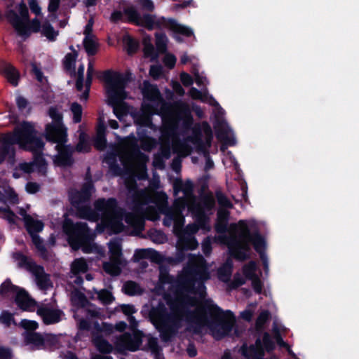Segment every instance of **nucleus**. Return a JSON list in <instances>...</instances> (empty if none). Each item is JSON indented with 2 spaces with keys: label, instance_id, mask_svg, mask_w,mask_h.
I'll return each mask as SVG.
<instances>
[{
  "label": "nucleus",
  "instance_id": "obj_9",
  "mask_svg": "<svg viewBox=\"0 0 359 359\" xmlns=\"http://www.w3.org/2000/svg\"><path fill=\"white\" fill-rule=\"evenodd\" d=\"M25 228L32 238V241L37 252L41 257H45V247L43 240L39 236V233L43 231V223L41 221L34 219L32 217H27Z\"/></svg>",
  "mask_w": 359,
  "mask_h": 359
},
{
  "label": "nucleus",
  "instance_id": "obj_39",
  "mask_svg": "<svg viewBox=\"0 0 359 359\" xmlns=\"http://www.w3.org/2000/svg\"><path fill=\"white\" fill-rule=\"evenodd\" d=\"M70 109L73 114V121L75 123H79L82 119V107L78 102H73L71 105Z\"/></svg>",
  "mask_w": 359,
  "mask_h": 359
},
{
  "label": "nucleus",
  "instance_id": "obj_45",
  "mask_svg": "<svg viewBox=\"0 0 359 359\" xmlns=\"http://www.w3.org/2000/svg\"><path fill=\"white\" fill-rule=\"evenodd\" d=\"M203 132V130L202 123H197L192 129V135L189 138V141L192 143L194 142L202 140Z\"/></svg>",
  "mask_w": 359,
  "mask_h": 359
},
{
  "label": "nucleus",
  "instance_id": "obj_28",
  "mask_svg": "<svg viewBox=\"0 0 359 359\" xmlns=\"http://www.w3.org/2000/svg\"><path fill=\"white\" fill-rule=\"evenodd\" d=\"M3 72L8 81L14 86L18 83L19 73L17 69L10 64H6Z\"/></svg>",
  "mask_w": 359,
  "mask_h": 359
},
{
  "label": "nucleus",
  "instance_id": "obj_64",
  "mask_svg": "<svg viewBox=\"0 0 359 359\" xmlns=\"http://www.w3.org/2000/svg\"><path fill=\"white\" fill-rule=\"evenodd\" d=\"M180 81L182 82V83L185 86V87H189L190 86H191L194 83V80H193V78L191 77V76L190 74H189L187 72H182L180 74Z\"/></svg>",
  "mask_w": 359,
  "mask_h": 359
},
{
  "label": "nucleus",
  "instance_id": "obj_32",
  "mask_svg": "<svg viewBox=\"0 0 359 359\" xmlns=\"http://www.w3.org/2000/svg\"><path fill=\"white\" fill-rule=\"evenodd\" d=\"M156 46L159 53H163L167 50L168 38L165 33H155Z\"/></svg>",
  "mask_w": 359,
  "mask_h": 359
},
{
  "label": "nucleus",
  "instance_id": "obj_2",
  "mask_svg": "<svg viewBox=\"0 0 359 359\" xmlns=\"http://www.w3.org/2000/svg\"><path fill=\"white\" fill-rule=\"evenodd\" d=\"M95 190L94 184L88 182L83 183L80 190L69 192V202L79 218L97 222L100 219V212L108 217L118 212L119 208L115 198H98L94 203L95 209H93L89 205V201Z\"/></svg>",
  "mask_w": 359,
  "mask_h": 359
},
{
  "label": "nucleus",
  "instance_id": "obj_50",
  "mask_svg": "<svg viewBox=\"0 0 359 359\" xmlns=\"http://www.w3.org/2000/svg\"><path fill=\"white\" fill-rule=\"evenodd\" d=\"M0 323L8 327L11 323L15 324L13 314L7 311H2L0 315Z\"/></svg>",
  "mask_w": 359,
  "mask_h": 359
},
{
  "label": "nucleus",
  "instance_id": "obj_16",
  "mask_svg": "<svg viewBox=\"0 0 359 359\" xmlns=\"http://www.w3.org/2000/svg\"><path fill=\"white\" fill-rule=\"evenodd\" d=\"M168 28L175 33L182 34L187 37H190L194 34L191 29L186 26L180 25L175 19L159 17L156 23V29Z\"/></svg>",
  "mask_w": 359,
  "mask_h": 359
},
{
  "label": "nucleus",
  "instance_id": "obj_37",
  "mask_svg": "<svg viewBox=\"0 0 359 359\" xmlns=\"http://www.w3.org/2000/svg\"><path fill=\"white\" fill-rule=\"evenodd\" d=\"M203 130L205 134V145L210 149L213 140V133L210 124L207 121L202 122Z\"/></svg>",
  "mask_w": 359,
  "mask_h": 359
},
{
  "label": "nucleus",
  "instance_id": "obj_33",
  "mask_svg": "<svg viewBox=\"0 0 359 359\" xmlns=\"http://www.w3.org/2000/svg\"><path fill=\"white\" fill-rule=\"evenodd\" d=\"M270 317L271 313L268 310H264L259 314L255 321V328L258 332L262 331Z\"/></svg>",
  "mask_w": 359,
  "mask_h": 359
},
{
  "label": "nucleus",
  "instance_id": "obj_3",
  "mask_svg": "<svg viewBox=\"0 0 359 359\" xmlns=\"http://www.w3.org/2000/svg\"><path fill=\"white\" fill-rule=\"evenodd\" d=\"M4 135L6 141L10 142L13 146L17 144L20 148L32 152L35 162L41 164L43 143L32 123L24 121L18 125L13 133Z\"/></svg>",
  "mask_w": 359,
  "mask_h": 359
},
{
  "label": "nucleus",
  "instance_id": "obj_42",
  "mask_svg": "<svg viewBox=\"0 0 359 359\" xmlns=\"http://www.w3.org/2000/svg\"><path fill=\"white\" fill-rule=\"evenodd\" d=\"M263 346H264V351L266 350L267 352H271L273 351L275 348L276 345L274 341H273L271 335L268 332H264L263 334Z\"/></svg>",
  "mask_w": 359,
  "mask_h": 359
},
{
  "label": "nucleus",
  "instance_id": "obj_29",
  "mask_svg": "<svg viewBox=\"0 0 359 359\" xmlns=\"http://www.w3.org/2000/svg\"><path fill=\"white\" fill-rule=\"evenodd\" d=\"M83 44L88 56H94L96 55L99 44L93 39V36H85Z\"/></svg>",
  "mask_w": 359,
  "mask_h": 359
},
{
  "label": "nucleus",
  "instance_id": "obj_43",
  "mask_svg": "<svg viewBox=\"0 0 359 359\" xmlns=\"http://www.w3.org/2000/svg\"><path fill=\"white\" fill-rule=\"evenodd\" d=\"M4 193L3 194L5 196V201L8 200L9 203L12 204H16L18 203V194L15 192L13 188L8 187L4 189Z\"/></svg>",
  "mask_w": 359,
  "mask_h": 359
},
{
  "label": "nucleus",
  "instance_id": "obj_15",
  "mask_svg": "<svg viewBox=\"0 0 359 359\" xmlns=\"http://www.w3.org/2000/svg\"><path fill=\"white\" fill-rule=\"evenodd\" d=\"M198 246L196 237L190 233H184L178 238L177 243V258L181 262L184 259V251L194 250Z\"/></svg>",
  "mask_w": 359,
  "mask_h": 359
},
{
  "label": "nucleus",
  "instance_id": "obj_23",
  "mask_svg": "<svg viewBox=\"0 0 359 359\" xmlns=\"http://www.w3.org/2000/svg\"><path fill=\"white\" fill-rule=\"evenodd\" d=\"M6 139L5 135H3L0 138V164L6 157L13 158L15 155L14 147Z\"/></svg>",
  "mask_w": 359,
  "mask_h": 359
},
{
  "label": "nucleus",
  "instance_id": "obj_54",
  "mask_svg": "<svg viewBox=\"0 0 359 359\" xmlns=\"http://www.w3.org/2000/svg\"><path fill=\"white\" fill-rule=\"evenodd\" d=\"M192 144L196 147V150L198 152H201L203 154L204 156H209V154H210L209 149L205 145V143L203 139L200 140L199 141L198 140V141L194 142H192Z\"/></svg>",
  "mask_w": 359,
  "mask_h": 359
},
{
  "label": "nucleus",
  "instance_id": "obj_20",
  "mask_svg": "<svg viewBox=\"0 0 359 359\" xmlns=\"http://www.w3.org/2000/svg\"><path fill=\"white\" fill-rule=\"evenodd\" d=\"M142 93L144 99L147 101L156 102L161 99V95L157 86L150 83L148 81H144Z\"/></svg>",
  "mask_w": 359,
  "mask_h": 359
},
{
  "label": "nucleus",
  "instance_id": "obj_26",
  "mask_svg": "<svg viewBox=\"0 0 359 359\" xmlns=\"http://www.w3.org/2000/svg\"><path fill=\"white\" fill-rule=\"evenodd\" d=\"M69 48L72 50V53H68L64 58L63 66L64 69L67 72H71V74L75 75V64L78 57V52L74 48L73 46H71Z\"/></svg>",
  "mask_w": 359,
  "mask_h": 359
},
{
  "label": "nucleus",
  "instance_id": "obj_34",
  "mask_svg": "<svg viewBox=\"0 0 359 359\" xmlns=\"http://www.w3.org/2000/svg\"><path fill=\"white\" fill-rule=\"evenodd\" d=\"M20 290L18 287L13 285L11 281L6 280L0 286V294L2 297H8L11 294H17Z\"/></svg>",
  "mask_w": 359,
  "mask_h": 359
},
{
  "label": "nucleus",
  "instance_id": "obj_51",
  "mask_svg": "<svg viewBox=\"0 0 359 359\" xmlns=\"http://www.w3.org/2000/svg\"><path fill=\"white\" fill-rule=\"evenodd\" d=\"M32 66V73L34 76L35 79L40 83H42L43 79V72L41 70V67L39 65H38L35 61L32 62L31 64Z\"/></svg>",
  "mask_w": 359,
  "mask_h": 359
},
{
  "label": "nucleus",
  "instance_id": "obj_53",
  "mask_svg": "<svg viewBox=\"0 0 359 359\" xmlns=\"http://www.w3.org/2000/svg\"><path fill=\"white\" fill-rule=\"evenodd\" d=\"M58 34V31H55L49 21L46 20V39L50 41H55Z\"/></svg>",
  "mask_w": 359,
  "mask_h": 359
},
{
  "label": "nucleus",
  "instance_id": "obj_38",
  "mask_svg": "<svg viewBox=\"0 0 359 359\" xmlns=\"http://www.w3.org/2000/svg\"><path fill=\"white\" fill-rule=\"evenodd\" d=\"M96 293H97L98 299L104 305L110 304L114 300L112 293L106 289L96 291Z\"/></svg>",
  "mask_w": 359,
  "mask_h": 359
},
{
  "label": "nucleus",
  "instance_id": "obj_59",
  "mask_svg": "<svg viewBox=\"0 0 359 359\" xmlns=\"http://www.w3.org/2000/svg\"><path fill=\"white\" fill-rule=\"evenodd\" d=\"M182 192H183L186 196H189L193 194L194 184L190 180H187L185 182L182 181Z\"/></svg>",
  "mask_w": 359,
  "mask_h": 359
},
{
  "label": "nucleus",
  "instance_id": "obj_4",
  "mask_svg": "<svg viewBox=\"0 0 359 359\" xmlns=\"http://www.w3.org/2000/svg\"><path fill=\"white\" fill-rule=\"evenodd\" d=\"M62 231L67 236L69 245L74 250L83 248V252H88L86 247L89 245L93 240V236L87 223L76 222L65 217L62 223Z\"/></svg>",
  "mask_w": 359,
  "mask_h": 359
},
{
  "label": "nucleus",
  "instance_id": "obj_46",
  "mask_svg": "<svg viewBox=\"0 0 359 359\" xmlns=\"http://www.w3.org/2000/svg\"><path fill=\"white\" fill-rule=\"evenodd\" d=\"M104 271L113 276H118L121 273V269L116 264L105 262L103 264Z\"/></svg>",
  "mask_w": 359,
  "mask_h": 359
},
{
  "label": "nucleus",
  "instance_id": "obj_49",
  "mask_svg": "<svg viewBox=\"0 0 359 359\" xmlns=\"http://www.w3.org/2000/svg\"><path fill=\"white\" fill-rule=\"evenodd\" d=\"M159 187H160L159 180L158 179H153L149 181L147 190H149V192L154 191L155 197L162 196L164 198H166V195L165 193L156 191L159 188Z\"/></svg>",
  "mask_w": 359,
  "mask_h": 359
},
{
  "label": "nucleus",
  "instance_id": "obj_18",
  "mask_svg": "<svg viewBox=\"0 0 359 359\" xmlns=\"http://www.w3.org/2000/svg\"><path fill=\"white\" fill-rule=\"evenodd\" d=\"M57 154L55 156L54 162L59 166H72L74 160L72 157L73 149L70 144H62L55 146Z\"/></svg>",
  "mask_w": 359,
  "mask_h": 359
},
{
  "label": "nucleus",
  "instance_id": "obj_27",
  "mask_svg": "<svg viewBox=\"0 0 359 359\" xmlns=\"http://www.w3.org/2000/svg\"><path fill=\"white\" fill-rule=\"evenodd\" d=\"M93 343L96 346L97 351L101 353L108 354L113 350L111 344L102 335L93 336Z\"/></svg>",
  "mask_w": 359,
  "mask_h": 359
},
{
  "label": "nucleus",
  "instance_id": "obj_40",
  "mask_svg": "<svg viewBox=\"0 0 359 359\" xmlns=\"http://www.w3.org/2000/svg\"><path fill=\"white\" fill-rule=\"evenodd\" d=\"M233 267V264L232 260L230 258H228L218 270L219 275L229 278L231 275Z\"/></svg>",
  "mask_w": 359,
  "mask_h": 359
},
{
  "label": "nucleus",
  "instance_id": "obj_52",
  "mask_svg": "<svg viewBox=\"0 0 359 359\" xmlns=\"http://www.w3.org/2000/svg\"><path fill=\"white\" fill-rule=\"evenodd\" d=\"M19 326L24 328L25 332H34L38 327V324L36 321L24 319L20 323Z\"/></svg>",
  "mask_w": 359,
  "mask_h": 359
},
{
  "label": "nucleus",
  "instance_id": "obj_21",
  "mask_svg": "<svg viewBox=\"0 0 359 359\" xmlns=\"http://www.w3.org/2000/svg\"><path fill=\"white\" fill-rule=\"evenodd\" d=\"M229 212L225 209H219L217 213L215 231L219 233H224L228 230Z\"/></svg>",
  "mask_w": 359,
  "mask_h": 359
},
{
  "label": "nucleus",
  "instance_id": "obj_22",
  "mask_svg": "<svg viewBox=\"0 0 359 359\" xmlns=\"http://www.w3.org/2000/svg\"><path fill=\"white\" fill-rule=\"evenodd\" d=\"M240 352L247 359H264V351L254 345L248 346L246 344H244L241 346Z\"/></svg>",
  "mask_w": 359,
  "mask_h": 359
},
{
  "label": "nucleus",
  "instance_id": "obj_11",
  "mask_svg": "<svg viewBox=\"0 0 359 359\" xmlns=\"http://www.w3.org/2000/svg\"><path fill=\"white\" fill-rule=\"evenodd\" d=\"M126 187L129 191H134L133 201L136 208L155 201L149 190L137 189V185L135 180L127 181Z\"/></svg>",
  "mask_w": 359,
  "mask_h": 359
},
{
  "label": "nucleus",
  "instance_id": "obj_62",
  "mask_svg": "<svg viewBox=\"0 0 359 359\" xmlns=\"http://www.w3.org/2000/svg\"><path fill=\"white\" fill-rule=\"evenodd\" d=\"M149 252L150 248L137 250L134 254V259L135 261H139L140 259H149Z\"/></svg>",
  "mask_w": 359,
  "mask_h": 359
},
{
  "label": "nucleus",
  "instance_id": "obj_12",
  "mask_svg": "<svg viewBox=\"0 0 359 359\" xmlns=\"http://www.w3.org/2000/svg\"><path fill=\"white\" fill-rule=\"evenodd\" d=\"M250 239L246 238H240L239 241H233L229 246L230 255L241 262L250 259Z\"/></svg>",
  "mask_w": 359,
  "mask_h": 359
},
{
  "label": "nucleus",
  "instance_id": "obj_7",
  "mask_svg": "<svg viewBox=\"0 0 359 359\" xmlns=\"http://www.w3.org/2000/svg\"><path fill=\"white\" fill-rule=\"evenodd\" d=\"M123 13L126 16V22L143 27L149 31L156 29L158 18L155 15L144 13L141 16L133 6L124 8Z\"/></svg>",
  "mask_w": 359,
  "mask_h": 359
},
{
  "label": "nucleus",
  "instance_id": "obj_17",
  "mask_svg": "<svg viewBox=\"0 0 359 359\" xmlns=\"http://www.w3.org/2000/svg\"><path fill=\"white\" fill-rule=\"evenodd\" d=\"M210 278L208 269L205 266H194L188 271L187 277L183 282H187L189 289L194 288V283L205 282Z\"/></svg>",
  "mask_w": 359,
  "mask_h": 359
},
{
  "label": "nucleus",
  "instance_id": "obj_8",
  "mask_svg": "<svg viewBox=\"0 0 359 359\" xmlns=\"http://www.w3.org/2000/svg\"><path fill=\"white\" fill-rule=\"evenodd\" d=\"M20 267H23L30 271L35 278V281L41 289L45 288V276L43 267L36 264L33 259L21 253L14 255Z\"/></svg>",
  "mask_w": 359,
  "mask_h": 359
},
{
  "label": "nucleus",
  "instance_id": "obj_31",
  "mask_svg": "<svg viewBox=\"0 0 359 359\" xmlns=\"http://www.w3.org/2000/svg\"><path fill=\"white\" fill-rule=\"evenodd\" d=\"M87 270L88 264L82 258L76 259L71 264V272L75 276H77L81 273H85Z\"/></svg>",
  "mask_w": 359,
  "mask_h": 359
},
{
  "label": "nucleus",
  "instance_id": "obj_55",
  "mask_svg": "<svg viewBox=\"0 0 359 359\" xmlns=\"http://www.w3.org/2000/svg\"><path fill=\"white\" fill-rule=\"evenodd\" d=\"M147 345L151 351L158 355L161 351V348L158 344V339L155 337H151L148 339Z\"/></svg>",
  "mask_w": 359,
  "mask_h": 359
},
{
  "label": "nucleus",
  "instance_id": "obj_14",
  "mask_svg": "<svg viewBox=\"0 0 359 359\" xmlns=\"http://www.w3.org/2000/svg\"><path fill=\"white\" fill-rule=\"evenodd\" d=\"M67 140V128L64 123L46 124V142L60 145L65 144Z\"/></svg>",
  "mask_w": 359,
  "mask_h": 359
},
{
  "label": "nucleus",
  "instance_id": "obj_63",
  "mask_svg": "<svg viewBox=\"0 0 359 359\" xmlns=\"http://www.w3.org/2000/svg\"><path fill=\"white\" fill-rule=\"evenodd\" d=\"M196 221L201 228L205 229L208 222V217L205 215V212L202 211L198 214Z\"/></svg>",
  "mask_w": 359,
  "mask_h": 359
},
{
  "label": "nucleus",
  "instance_id": "obj_47",
  "mask_svg": "<svg viewBox=\"0 0 359 359\" xmlns=\"http://www.w3.org/2000/svg\"><path fill=\"white\" fill-rule=\"evenodd\" d=\"M73 300L76 302L78 305L81 307H86L90 304V302L87 299L86 296L80 291H76L73 297Z\"/></svg>",
  "mask_w": 359,
  "mask_h": 359
},
{
  "label": "nucleus",
  "instance_id": "obj_48",
  "mask_svg": "<svg viewBox=\"0 0 359 359\" xmlns=\"http://www.w3.org/2000/svg\"><path fill=\"white\" fill-rule=\"evenodd\" d=\"M126 45L127 48V52L129 55L135 53L137 51L139 43L138 42L131 36H128L126 40Z\"/></svg>",
  "mask_w": 359,
  "mask_h": 359
},
{
  "label": "nucleus",
  "instance_id": "obj_25",
  "mask_svg": "<svg viewBox=\"0 0 359 359\" xmlns=\"http://www.w3.org/2000/svg\"><path fill=\"white\" fill-rule=\"evenodd\" d=\"M22 336L25 339V344H30L33 348H39L43 345V337L35 332H24Z\"/></svg>",
  "mask_w": 359,
  "mask_h": 359
},
{
  "label": "nucleus",
  "instance_id": "obj_61",
  "mask_svg": "<svg viewBox=\"0 0 359 359\" xmlns=\"http://www.w3.org/2000/svg\"><path fill=\"white\" fill-rule=\"evenodd\" d=\"M121 246L117 242L110 243L109 244V252L113 257H120L122 254Z\"/></svg>",
  "mask_w": 359,
  "mask_h": 359
},
{
  "label": "nucleus",
  "instance_id": "obj_6",
  "mask_svg": "<svg viewBox=\"0 0 359 359\" xmlns=\"http://www.w3.org/2000/svg\"><path fill=\"white\" fill-rule=\"evenodd\" d=\"M18 12L20 15L13 10H9L6 17L19 36L25 39L29 36V29L39 32L40 22L37 18L29 21L28 8L23 1L18 5Z\"/></svg>",
  "mask_w": 359,
  "mask_h": 359
},
{
  "label": "nucleus",
  "instance_id": "obj_58",
  "mask_svg": "<svg viewBox=\"0 0 359 359\" xmlns=\"http://www.w3.org/2000/svg\"><path fill=\"white\" fill-rule=\"evenodd\" d=\"M143 52L147 57H156L157 56V53L154 46L150 42L144 43Z\"/></svg>",
  "mask_w": 359,
  "mask_h": 359
},
{
  "label": "nucleus",
  "instance_id": "obj_44",
  "mask_svg": "<svg viewBox=\"0 0 359 359\" xmlns=\"http://www.w3.org/2000/svg\"><path fill=\"white\" fill-rule=\"evenodd\" d=\"M216 198L220 207L225 208H232L233 204L230 200L221 191L216 193Z\"/></svg>",
  "mask_w": 359,
  "mask_h": 359
},
{
  "label": "nucleus",
  "instance_id": "obj_13",
  "mask_svg": "<svg viewBox=\"0 0 359 359\" xmlns=\"http://www.w3.org/2000/svg\"><path fill=\"white\" fill-rule=\"evenodd\" d=\"M216 137L222 142L220 150L224 151L227 146H234L236 140L233 137H229L231 128L224 120H217L215 124Z\"/></svg>",
  "mask_w": 359,
  "mask_h": 359
},
{
  "label": "nucleus",
  "instance_id": "obj_19",
  "mask_svg": "<svg viewBox=\"0 0 359 359\" xmlns=\"http://www.w3.org/2000/svg\"><path fill=\"white\" fill-rule=\"evenodd\" d=\"M15 302L24 311H32L35 307V302L23 289H20L15 295Z\"/></svg>",
  "mask_w": 359,
  "mask_h": 359
},
{
  "label": "nucleus",
  "instance_id": "obj_30",
  "mask_svg": "<svg viewBox=\"0 0 359 359\" xmlns=\"http://www.w3.org/2000/svg\"><path fill=\"white\" fill-rule=\"evenodd\" d=\"M123 291L128 296H135L142 293V290L140 285L133 280H128L124 283L123 286Z\"/></svg>",
  "mask_w": 359,
  "mask_h": 359
},
{
  "label": "nucleus",
  "instance_id": "obj_57",
  "mask_svg": "<svg viewBox=\"0 0 359 359\" xmlns=\"http://www.w3.org/2000/svg\"><path fill=\"white\" fill-rule=\"evenodd\" d=\"M45 163L44 159L43 158V161L41 162V164H38L35 162V160L34 159L33 163H23L20 164L19 167L20 169L22 171H24L26 173H30L33 171V166L36 165L38 167H42Z\"/></svg>",
  "mask_w": 359,
  "mask_h": 359
},
{
  "label": "nucleus",
  "instance_id": "obj_41",
  "mask_svg": "<svg viewBox=\"0 0 359 359\" xmlns=\"http://www.w3.org/2000/svg\"><path fill=\"white\" fill-rule=\"evenodd\" d=\"M48 114L52 119V123L50 124L63 123L62 114L59 111V110L56 107H50L48 109Z\"/></svg>",
  "mask_w": 359,
  "mask_h": 359
},
{
  "label": "nucleus",
  "instance_id": "obj_1",
  "mask_svg": "<svg viewBox=\"0 0 359 359\" xmlns=\"http://www.w3.org/2000/svg\"><path fill=\"white\" fill-rule=\"evenodd\" d=\"M205 283H194V288L191 290L187 282H182L181 290L187 294H182L167 301L170 313L163 304L151 309L149 318L160 332V337L163 342L170 341L177 335L184 318L188 323L194 324L195 333H198L205 325L210 328L217 339H221L231 333L235 322V316L231 311H224L217 304L208 301L194 310L190 309V307L198 304V299L189 294L205 297Z\"/></svg>",
  "mask_w": 359,
  "mask_h": 359
},
{
  "label": "nucleus",
  "instance_id": "obj_10",
  "mask_svg": "<svg viewBox=\"0 0 359 359\" xmlns=\"http://www.w3.org/2000/svg\"><path fill=\"white\" fill-rule=\"evenodd\" d=\"M238 226L240 227L239 238L250 239L253 245L254 249L259 254L260 258H262L266 247V242L264 237L259 233L258 230L254 233H251L245 220H240L238 222Z\"/></svg>",
  "mask_w": 359,
  "mask_h": 359
},
{
  "label": "nucleus",
  "instance_id": "obj_36",
  "mask_svg": "<svg viewBox=\"0 0 359 359\" xmlns=\"http://www.w3.org/2000/svg\"><path fill=\"white\" fill-rule=\"evenodd\" d=\"M62 311L50 309L46 306V325L58 323L60 320Z\"/></svg>",
  "mask_w": 359,
  "mask_h": 359
},
{
  "label": "nucleus",
  "instance_id": "obj_60",
  "mask_svg": "<svg viewBox=\"0 0 359 359\" xmlns=\"http://www.w3.org/2000/svg\"><path fill=\"white\" fill-rule=\"evenodd\" d=\"M149 255V259L154 263L160 264L163 262V257L162 255L154 249H150Z\"/></svg>",
  "mask_w": 359,
  "mask_h": 359
},
{
  "label": "nucleus",
  "instance_id": "obj_5",
  "mask_svg": "<svg viewBox=\"0 0 359 359\" xmlns=\"http://www.w3.org/2000/svg\"><path fill=\"white\" fill-rule=\"evenodd\" d=\"M103 79L106 83V95L109 104L114 107L127 98L125 88L128 79L123 74L107 70L103 73Z\"/></svg>",
  "mask_w": 359,
  "mask_h": 359
},
{
  "label": "nucleus",
  "instance_id": "obj_56",
  "mask_svg": "<svg viewBox=\"0 0 359 359\" xmlns=\"http://www.w3.org/2000/svg\"><path fill=\"white\" fill-rule=\"evenodd\" d=\"M76 151L79 152H90L91 147L90 144L84 138H80L79 143L76 145Z\"/></svg>",
  "mask_w": 359,
  "mask_h": 359
},
{
  "label": "nucleus",
  "instance_id": "obj_24",
  "mask_svg": "<svg viewBox=\"0 0 359 359\" xmlns=\"http://www.w3.org/2000/svg\"><path fill=\"white\" fill-rule=\"evenodd\" d=\"M107 144L106 127L104 125H100L93 140V146L98 151H104L107 148Z\"/></svg>",
  "mask_w": 359,
  "mask_h": 359
},
{
  "label": "nucleus",
  "instance_id": "obj_35",
  "mask_svg": "<svg viewBox=\"0 0 359 359\" xmlns=\"http://www.w3.org/2000/svg\"><path fill=\"white\" fill-rule=\"evenodd\" d=\"M257 270V263L255 261H250L245 264L243 268V273L245 278L248 280H251L257 277L255 273Z\"/></svg>",
  "mask_w": 359,
  "mask_h": 359
}]
</instances>
